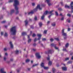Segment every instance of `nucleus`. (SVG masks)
<instances>
[{"mask_svg":"<svg viewBox=\"0 0 73 73\" xmlns=\"http://www.w3.org/2000/svg\"><path fill=\"white\" fill-rule=\"evenodd\" d=\"M30 28H32V29H34V27H33L32 26H30Z\"/></svg>","mask_w":73,"mask_h":73,"instance_id":"680f3d73","label":"nucleus"},{"mask_svg":"<svg viewBox=\"0 0 73 73\" xmlns=\"http://www.w3.org/2000/svg\"><path fill=\"white\" fill-rule=\"evenodd\" d=\"M64 29H63L62 31V34L64 36H67V35L66 33H64Z\"/></svg>","mask_w":73,"mask_h":73,"instance_id":"6e6552de","label":"nucleus"},{"mask_svg":"<svg viewBox=\"0 0 73 73\" xmlns=\"http://www.w3.org/2000/svg\"><path fill=\"white\" fill-rule=\"evenodd\" d=\"M53 11H54L53 10H52L51 11H50L49 13H48L49 14H51V13H52V12H53Z\"/></svg>","mask_w":73,"mask_h":73,"instance_id":"7c9ffc66","label":"nucleus"},{"mask_svg":"<svg viewBox=\"0 0 73 73\" xmlns=\"http://www.w3.org/2000/svg\"><path fill=\"white\" fill-rule=\"evenodd\" d=\"M73 2H72L71 3V4H70V5L71 6H73Z\"/></svg>","mask_w":73,"mask_h":73,"instance_id":"864d4df0","label":"nucleus"},{"mask_svg":"<svg viewBox=\"0 0 73 73\" xmlns=\"http://www.w3.org/2000/svg\"><path fill=\"white\" fill-rule=\"evenodd\" d=\"M34 19L35 20H37V17L35 16Z\"/></svg>","mask_w":73,"mask_h":73,"instance_id":"603ef678","label":"nucleus"},{"mask_svg":"<svg viewBox=\"0 0 73 73\" xmlns=\"http://www.w3.org/2000/svg\"><path fill=\"white\" fill-rule=\"evenodd\" d=\"M70 8H71V9H72V10H73V6H70Z\"/></svg>","mask_w":73,"mask_h":73,"instance_id":"4d7b16f0","label":"nucleus"},{"mask_svg":"<svg viewBox=\"0 0 73 73\" xmlns=\"http://www.w3.org/2000/svg\"><path fill=\"white\" fill-rule=\"evenodd\" d=\"M1 36H3L4 35V33L3 32H1Z\"/></svg>","mask_w":73,"mask_h":73,"instance_id":"09e8293b","label":"nucleus"},{"mask_svg":"<svg viewBox=\"0 0 73 73\" xmlns=\"http://www.w3.org/2000/svg\"><path fill=\"white\" fill-rule=\"evenodd\" d=\"M8 33L6 32H5L4 35V37H8Z\"/></svg>","mask_w":73,"mask_h":73,"instance_id":"ddd939ff","label":"nucleus"},{"mask_svg":"<svg viewBox=\"0 0 73 73\" xmlns=\"http://www.w3.org/2000/svg\"><path fill=\"white\" fill-rule=\"evenodd\" d=\"M65 7L66 8H68L69 9V8H70V7H69V6H68L67 5H65Z\"/></svg>","mask_w":73,"mask_h":73,"instance_id":"393cba45","label":"nucleus"},{"mask_svg":"<svg viewBox=\"0 0 73 73\" xmlns=\"http://www.w3.org/2000/svg\"><path fill=\"white\" fill-rule=\"evenodd\" d=\"M38 63L35 64H33L32 66V68H34V67L35 66H38Z\"/></svg>","mask_w":73,"mask_h":73,"instance_id":"2eb2a0df","label":"nucleus"},{"mask_svg":"<svg viewBox=\"0 0 73 73\" xmlns=\"http://www.w3.org/2000/svg\"><path fill=\"white\" fill-rule=\"evenodd\" d=\"M50 23V21H48L47 22V24H49Z\"/></svg>","mask_w":73,"mask_h":73,"instance_id":"69168bd1","label":"nucleus"},{"mask_svg":"<svg viewBox=\"0 0 73 73\" xmlns=\"http://www.w3.org/2000/svg\"><path fill=\"white\" fill-rule=\"evenodd\" d=\"M69 44L68 43L66 44L65 45V46L66 48H68V46H69Z\"/></svg>","mask_w":73,"mask_h":73,"instance_id":"cd10ccee","label":"nucleus"},{"mask_svg":"<svg viewBox=\"0 0 73 73\" xmlns=\"http://www.w3.org/2000/svg\"><path fill=\"white\" fill-rule=\"evenodd\" d=\"M37 36L39 37H41V36H42V35H41L40 34H37Z\"/></svg>","mask_w":73,"mask_h":73,"instance_id":"b1692460","label":"nucleus"},{"mask_svg":"<svg viewBox=\"0 0 73 73\" xmlns=\"http://www.w3.org/2000/svg\"><path fill=\"white\" fill-rule=\"evenodd\" d=\"M63 51H66V52H68L67 50H66V48H63Z\"/></svg>","mask_w":73,"mask_h":73,"instance_id":"37998d69","label":"nucleus"},{"mask_svg":"<svg viewBox=\"0 0 73 73\" xmlns=\"http://www.w3.org/2000/svg\"><path fill=\"white\" fill-rule=\"evenodd\" d=\"M60 3L62 5V6H63L64 5H63V2H61Z\"/></svg>","mask_w":73,"mask_h":73,"instance_id":"de8ad7c7","label":"nucleus"},{"mask_svg":"<svg viewBox=\"0 0 73 73\" xmlns=\"http://www.w3.org/2000/svg\"><path fill=\"white\" fill-rule=\"evenodd\" d=\"M15 7V9L16 11H18L19 9V7L17 6H14Z\"/></svg>","mask_w":73,"mask_h":73,"instance_id":"a211bd4d","label":"nucleus"},{"mask_svg":"<svg viewBox=\"0 0 73 73\" xmlns=\"http://www.w3.org/2000/svg\"><path fill=\"white\" fill-rule=\"evenodd\" d=\"M9 44L10 45V47L11 49H13V45L12 44V43L11 41H10L9 42Z\"/></svg>","mask_w":73,"mask_h":73,"instance_id":"1a4fd4ad","label":"nucleus"},{"mask_svg":"<svg viewBox=\"0 0 73 73\" xmlns=\"http://www.w3.org/2000/svg\"><path fill=\"white\" fill-rule=\"evenodd\" d=\"M46 6V5H45L44 4H43L42 5V7H45V6Z\"/></svg>","mask_w":73,"mask_h":73,"instance_id":"0e129e2a","label":"nucleus"},{"mask_svg":"<svg viewBox=\"0 0 73 73\" xmlns=\"http://www.w3.org/2000/svg\"><path fill=\"white\" fill-rule=\"evenodd\" d=\"M64 40H66V38H67V36H64Z\"/></svg>","mask_w":73,"mask_h":73,"instance_id":"c03bdc74","label":"nucleus"},{"mask_svg":"<svg viewBox=\"0 0 73 73\" xmlns=\"http://www.w3.org/2000/svg\"><path fill=\"white\" fill-rule=\"evenodd\" d=\"M38 9H39V10H41L42 9V8L40 7V5H38L36 8L34 9L31 12H28V15H33V14L34 13V12H36V11H37Z\"/></svg>","mask_w":73,"mask_h":73,"instance_id":"f257e3e1","label":"nucleus"},{"mask_svg":"<svg viewBox=\"0 0 73 73\" xmlns=\"http://www.w3.org/2000/svg\"><path fill=\"white\" fill-rule=\"evenodd\" d=\"M72 62L69 61L68 62V64H71L72 63Z\"/></svg>","mask_w":73,"mask_h":73,"instance_id":"5fc2aeb1","label":"nucleus"},{"mask_svg":"<svg viewBox=\"0 0 73 73\" xmlns=\"http://www.w3.org/2000/svg\"><path fill=\"white\" fill-rule=\"evenodd\" d=\"M4 51H7V49L6 48H5L4 49Z\"/></svg>","mask_w":73,"mask_h":73,"instance_id":"bf43d9fd","label":"nucleus"},{"mask_svg":"<svg viewBox=\"0 0 73 73\" xmlns=\"http://www.w3.org/2000/svg\"><path fill=\"white\" fill-rule=\"evenodd\" d=\"M55 39L56 40V41H59V39L58 38H55Z\"/></svg>","mask_w":73,"mask_h":73,"instance_id":"3c124183","label":"nucleus"},{"mask_svg":"<svg viewBox=\"0 0 73 73\" xmlns=\"http://www.w3.org/2000/svg\"><path fill=\"white\" fill-rule=\"evenodd\" d=\"M51 1L50 0H46L45 1V2H46L48 4V5L49 6V7H50L52 5V4H51Z\"/></svg>","mask_w":73,"mask_h":73,"instance_id":"20e7f679","label":"nucleus"},{"mask_svg":"<svg viewBox=\"0 0 73 73\" xmlns=\"http://www.w3.org/2000/svg\"><path fill=\"white\" fill-rule=\"evenodd\" d=\"M39 26H40V27H41L42 26V23L41 22H40L39 23Z\"/></svg>","mask_w":73,"mask_h":73,"instance_id":"bb28decb","label":"nucleus"},{"mask_svg":"<svg viewBox=\"0 0 73 73\" xmlns=\"http://www.w3.org/2000/svg\"><path fill=\"white\" fill-rule=\"evenodd\" d=\"M19 11L18 10H17V11L16 12V14L17 15V14H19Z\"/></svg>","mask_w":73,"mask_h":73,"instance_id":"4c0bfd02","label":"nucleus"},{"mask_svg":"<svg viewBox=\"0 0 73 73\" xmlns=\"http://www.w3.org/2000/svg\"><path fill=\"white\" fill-rule=\"evenodd\" d=\"M45 17V15H43L41 17L42 20H44V17Z\"/></svg>","mask_w":73,"mask_h":73,"instance_id":"aec40b11","label":"nucleus"},{"mask_svg":"<svg viewBox=\"0 0 73 73\" xmlns=\"http://www.w3.org/2000/svg\"><path fill=\"white\" fill-rule=\"evenodd\" d=\"M10 33L12 35H15L16 33V27H12L10 29Z\"/></svg>","mask_w":73,"mask_h":73,"instance_id":"f03ea898","label":"nucleus"},{"mask_svg":"<svg viewBox=\"0 0 73 73\" xmlns=\"http://www.w3.org/2000/svg\"><path fill=\"white\" fill-rule=\"evenodd\" d=\"M35 55L36 57L38 58L39 59H40V58H41V56L40 55V53L39 52L35 54Z\"/></svg>","mask_w":73,"mask_h":73,"instance_id":"423d86ee","label":"nucleus"},{"mask_svg":"<svg viewBox=\"0 0 73 73\" xmlns=\"http://www.w3.org/2000/svg\"><path fill=\"white\" fill-rule=\"evenodd\" d=\"M36 36V35H35V34H33V37H35Z\"/></svg>","mask_w":73,"mask_h":73,"instance_id":"13d9d810","label":"nucleus"},{"mask_svg":"<svg viewBox=\"0 0 73 73\" xmlns=\"http://www.w3.org/2000/svg\"><path fill=\"white\" fill-rule=\"evenodd\" d=\"M55 13H56V16H58V13H57V12L55 11Z\"/></svg>","mask_w":73,"mask_h":73,"instance_id":"f704fd0d","label":"nucleus"},{"mask_svg":"<svg viewBox=\"0 0 73 73\" xmlns=\"http://www.w3.org/2000/svg\"><path fill=\"white\" fill-rule=\"evenodd\" d=\"M36 41H37V38H35L34 40V42H36Z\"/></svg>","mask_w":73,"mask_h":73,"instance_id":"6e6d98bb","label":"nucleus"},{"mask_svg":"<svg viewBox=\"0 0 73 73\" xmlns=\"http://www.w3.org/2000/svg\"><path fill=\"white\" fill-rule=\"evenodd\" d=\"M51 25L52 26H53V27H54L56 26V23H55L54 22L52 23Z\"/></svg>","mask_w":73,"mask_h":73,"instance_id":"4be33fe9","label":"nucleus"},{"mask_svg":"<svg viewBox=\"0 0 73 73\" xmlns=\"http://www.w3.org/2000/svg\"><path fill=\"white\" fill-rule=\"evenodd\" d=\"M4 61H6V60H7V58H6V57H5V56H4Z\"/></svg>","mask_w":73,"mask_h":73,"instance_id":"ea45409f","label":"nucleus"},{"mask_svg":"<svg viewBox=\"0 0 73 73\" xmlns=\"http://www.w3.org/2000/svg\"><path fill=\"white\" fill-rule=\"evenodd\" d=\"M47 33V30H44L43 32V34H46Z\"/></svg>","mask_w":73,"mask_h":73,"instance_id":"a878e982","label":"nucleus"},{"mask_svg":"<svg viewBox=\"0 0 73 73\" xmlns=\"http://www.w3.org/2000/svg\"><path fill=\"white\" fill-rule=\"evenodd\" d=\"M69 58H65V60H69Z\"/></svg>","mask_w":73,"mask_h":73,"instance_id":"052dcab7","label":"nucleus"},{"mask_svg":"<svg viewBox=\"0 0 73 73\" xmlns=\"http://www.w3.org/2000/svg\"><path fill=\"white\" fill-rule=\"evenodd\" d=\"M40 66H42V67H43L44 68V63L43 62L42 63L40 64Z\"/></svg>","mask_w":73,"mask_h":73,"instance_id":"412c9836","label":"nucleus"},{"mask_svg":"<svg viewBox=\"0 0 73 73\" xmlns=\"http://www.w3.org/2000/svg\"><path fill=\"white\" fill-rule=\"evenodd\" d=\"M37 45V44H36V43H35L33 44V46H36Z\"/></svg>","mask_w":73,"mask_h":73,"instance_id":"a18cd8bd","label":"nucleus"},{"mask_svg":"<svg viewBox=\"0 0 73 73\" xmlns=\"http://www.w3.org/2000/svg\"><path fill=\"white\" fill-rule=\"evenodd\" d=\"M50 40L51 41V42H52V41H54V39H53L52 38H51L50 39Z\"/></svg>","mask_w":73,"mask_h":73,"instance_id":"58836bf2","label":"nucleus"},{"mask_svg":"<svg viewBox=\"0 0 73 73\" xmlns=\"http://www.w3.org/2000/svg\"><path fill=\"white\" fill-rule=\"evenodd\" d=\"M67 21L69 23H70V21L68 19H67Z\"/></svg>","mask_w":73,"mask_h":73,"instance_id":"79ce46f5","label":"nucleus"},{"mask_svg":"<svg viewBox=\"0 0 73 73\" xmlns=\"http://www.w3.org/2000/svg\"><path fill=\"white\" fill-rule=\"evenodd\" d=\"M52 62H50V61H49L48 63V65H52Z\"/></svg>","mask_w":73,"mask_h":73,"instance_id":"c85d7f7f","label":"nucleus"},{"mask_svg":"<svg viewBox=\"0 0 73 73\" xmlns=\"http://www.w3.org/2000/svg\"><path fill=\"white\" fill-rule=\"evenodd\" d=\"M58 10L59 11H62V9L61 8H58Z\"/></svg>","mask_w":73,"mask_h":73,"instance_id":"49530a36","label":"nucleus"},{"mask_svg":"<svg viewBox=\"0 0 73 73\" xmlns=\"http://www.w3.org/2000/svg\"><path fill=\"white\" fill-rule=\"evenodd\" d=\"M27 35V33L25 32H23L22 33V36H25Z\"/></svg>","mask_w":73,"mask_h":73,"instance_id":"dca6fc26","label":"nucleus"},{"mask_svg":"<svg viewBox=\"0 0 73 73\" xmlns=\"http://www.w3.org/2000/svg\"><path fill=\"white\" fill-rule=\"evenodd\" d=\"M6 22V21H3L2 22H1V23H2V24H4V23H5Z\"/></svg>","mask_w":73,"mask_h":73,"instance_id":"a19ab883","label":"nucleus"},{"mask_svg":"<svg viewBox=\"0 0 73 73\" xmlns=\"http://www.w3.org/2000/svg\"><path fill=\"white\" fill-rule=\"evenodd\" d=\"M14 3L13 4L14 6H17L19 5V1L18 0H14Z\"/></svg>","mask_w":73,"mask_h":73,"instance_id":"7ed1b4c3","label":"nucleus"},{"mask_svg":"<svg viewBox=\"0 0 73 73\" xmlns=\"http://www.w3.org/2000/svg\"><path fill=\"white\" fill-rule=\"evenodd\" d=\"M28 43H31L32 41V39L30 38V35H28Z\"/></svg>","mask_w":73,"mask_h":73,"instance_id":"0eeeda50","label":"nucleus"},{"mask_svg":"<svg viewBox=\"0 0 73 73\" xmlns=\"http://www.w3.org/2000/svg\"><path fill=\"white\" fill-rule=\"evenodd\" d=\"M20 71V69L17 70V72L18 73H19V72Z\"/></svg>","mask_w":73,"mask_h":73,"instance_id":"338daca9","label":"nucleus"},{"mask_svg":"<svg viewBox=\"0 0 73 73\" xmlns=\"http://www.w3.org/2000/svg\"><path fill=\"white\" fill-rule=\"evenodd\" d=\"M70 29H70V28H68V31H70Z\"/></svg>","mask_w":73,"mask_h":73,"instance_id":"e2e57ef3","label":"nucleus"},{"mask_svg":"<svg viewBox=\"0 0 73 73\" xmlns=\"http://www.w3.org/2000/svg\"><path fill=\"white\" fill-rule=\"evenodd\" d=\"M49 12L48 11H46L44 13L43 15H44L45 16V15H46L48 13H49Z\"/></svg>","mask_w":73,"mask_h":73,"instance_id":"4468645a","label":"nucleus"},{"mask_svg":"<svg viewBox=\"0 0 73 73\" xmlns=\"http://www.w3.org/2000/svg\"><path fill=\"white\" fill-rule=\"evenodd\" d=\"M4 69L2 68L1 69L0 72L1 73H3L4 72Z\"/></svg>","mask_w":73,"mask_h":73,"instance_id":"6ab92c4d","label":"nucleus"},{"mask_svg":"<svg viewBox=\"0 0 73 73\" xmlns=\"http://www.w3.org/2000/svg\"><path fill=\"white\" fill-rule=\"evenodd\" d=\"M52 71H53V72H54V71H55V69L54 68H52Z\"/></svg>","mask_w":73,"mask_h":73,"instance_id":"774afa93","label":"nucleus"},{"mask_svg":"<svg viewBox=\"0 0 73 73\" xmlns=\"http://www.w3.org/2000/svg\"><path fill=\"white\" fill-rule=\"evenodd\" d=\"M62 70L64 71H66V70H67V67H62Z\"/></svg>","mask_w":73,"mask_h":73,"instance_id":"9b49d317","label":"nucleus"},{"mask_svg":"<svg viewBox=\"0 0 73 73\" xmlns=\"http://www.w3.org/2000/svg\"><path fill=\"white\" fill-rule=\"evenodd\" d=\"M53 52V51L52 50H49L47 52H45V53H46V54H52Z\"/></svg>","mask_w":73,"mask_h":73,"instance_id":"39448f33","label":"nucleus"},{"mask_svg":"<svg viewBox=\"0 0 73 73\" xmlns=\"http://www.w3.org/2000/svg\"><path fill=\"white\" fill-rule=\"evenodd\" d=\"M13 2V0H9V3H12V2Z\"/></svg>","mask_w":73,"mask_h":73,"instance_id":"c756f323","label":"nucleus"},{"mask_svg":"<svg viewBox=\"0 0 73 73\" xmlns=\"http://www.w3.org/2000/svg\"><path fill=\"white\" fill-rule=\"evenodd\" d=\"M54 48L55 49H57V50L58 49V47H57V46H54Z\"/></svg>","mask_w":73,"mask_h":73,"instance_id":"473e14b6","label":"nucleus"},{"mask_svg":"<svg viewBox=\"0 0 73 73\" xmlns=\"http://www.w3.org/2000/svg\"><path fill=\"white\" fill-rule=\"evenodd\" d=\"M42 41H46V38H42Z\"/></svg>","mask_w":73,"mask_h":73,"instance_id":"72a5a7b5","label":"nucleus"},{"mask_svg":"<svg viewBox=\"0 0 73 73\" xmlns=\"http://www.w3.org/2000/svg\"><path fill=\"white\" fill-rule=\"evenodd\" d=\"M15 13V10L14 9H12L11 10L10 13V14L12 15V14H13L14 13Z\"/></svg>","mask_w":73,"mask_h":73,"instance_id":"9d476101","label":"nucleus"},{"mask_svg":"<svg viewBox=\"0 0 73 73\" xmlns=\"http://www.w3.org/2000/svg\"><path fill=\"white\" fill-rule=\"evenodd\" d=\"M64 17H62V18L60 19L62 21L64 20Z\"/></svg>","mask_w":73,"mask_h":73,"instance_id":"e433bc0d","label":"nucleus"},{"mask_svg":"<svg viewBox=\"0 0 73 73\" xmlns=\"http://www.w3.org/2000/svg\"><path fill=\"white\" fill-rule=\"evenodd\" d=\"M19 51L18 50H16L15 51V53L16 54H19Z\"/></svg>","mask_w":73,"mask_h":73,"instance_id":"c9c22d12","label":"nucleus"},{"mask_svg":"<svg viewBox=\"0 0 73 73\" xmlns=\"http://www.w3.org/2000/svg\"><path fill=\"white\" fill-rule=\"evenodd\" d=\"M56 45L57 44H54V43H52L51 44V46H54H54H56Z\"/></svg>","mask_w":73,"mask_h":73,"instance_id":"f3484780","label":"nucleus"},{"mask_svg":"<svg viewBox=\"0 0 73 73\" xmlns=\"http://www.w3.org/2000/svg\"><path fill=\"white\" fill-rule=\"evenodd\" d=\"M25 26H27V25L28 24V21L27 20H26L25 21Z\"/></svg>","mask_w":73,"mask_h":73,"instance_id":"f8f14e48","label":"nucleus"},{"mask_svg":"<svg viewBox=\"0 0 73 73\" xmlns=\"http://www.w3.org/2000/svg\"><path fill=\"white\" fill-rule=\"evenodd\" d=\"M67 16L69 17H71V15L70 14H67Z\"/></svg>","mask_w":73,"mask_h":73,"instance_id":"8fccbe9b","label":"nucleus"},{"mask_svg":"<svg viewBox=\"0 0 73 73\" xmlns=\"http://www.w3.org/2000/svg\"><path fill=\"white\" fill-rule=\"evenodd\" d=\"M44 69H49V67H44Z\"/></svg>","mask_w":73,"mask_h":73,"instance_id":"2f4dec72","label":"nucleus"},{"mask_svg":"<svg viewBox=\"0 0 73 73\" xmlns=\"http://www.w3.org/2000/svg\"><path fill=\"white\" fill-rule=\"evenodd\" d=\"M30 61V60L29 59H27L26 60V62H29Z\"/></svg>","mask_w":73,"mask_h":73,"instance_id":"5701e85b","label":"nucleus"}]
</instances>
